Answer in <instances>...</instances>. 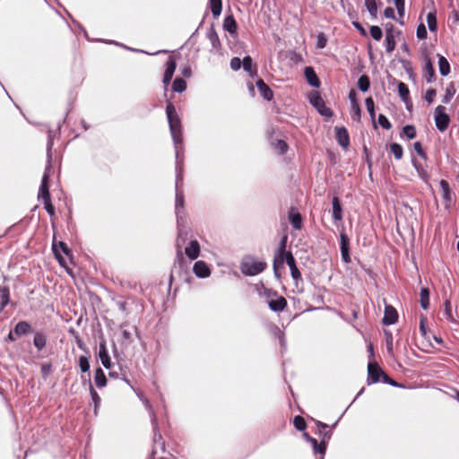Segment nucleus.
Returning a JSON list of instances; mask_svg holds the SVG:
<instances>
[{"label":"nucleus","instance_id":"1","mask_svg":"<svg viewBox=\"0 0 459 459\" xmlns=\"http://www.w3.org/2000/svg\"><path fill=\"white\" fill-rule=\"evenodd\" d=\"M166 114L169 125V130L176 144H180L183 142L181 119L176 110L172 102H168L166 107Z\"/></svg>","mask_w":459,"mask_h":459},{"label":"nucleus","instance_id":"2","mask_svg":"<svg viewBox=\"0 0 459 459\" xmlns=\"http://www.w3.org/2000/svg\"><path fill=\"white\" fill-rule=\"evenodd\" d=\"M266 267V262L258 260L253 255L244 256L240 263V271L247 276L257 275L263 273Z\"/></svg>","mask_w":459,"mask_h":459},{"label":"nucleus","instance_id":"3","mask_svg":"<svg viewBox=\"0 0 459 459\" xmlns=\"http://www.w3.org/2000/svg\"><path fill=\"white\" fill-rule=\"evenodd\" d=\"M382 382L393 386H401L396 381L387 376L377 362H370L368 365V384Z\"/></svg>","mask_w":459,"mask_h":459},{"label":"nucleus","instance_id":"4","mask_svg":"<svg viewBox=\"0 0 459 459\" xmlns=\"http://www.w3.org/2000/svg\"><path fill=\"white\" fill-rule=\"evenodd\" d=\"M52 250H53L54 255H55L56 259L58 261L59 264L62 267H64L69 274H71L72 271L67 266L66 261H65V257L62 255V253H63L65 255H67L69 258H72V251L68 247V246L63 241L57 242L54 239L53 244H52Z\"/></svg>","mask_w":459,"mask_h":459},{"label":"nucleus","instance_id":"5","mask_svg":"<svg viewBox=\"0 0 459 459\" xmlns=\"http://www.w3.org/2000/svg\"><path fill=\"white\" fill-rule=\"evenodd\" d=\"M287 240H288V237L286 235H284L280 241L278 250H277L276 254L274 255V258H273V273H274L275 277L278 279L281 278V274L278 272V268L280 266L283 265L284 261L287 259V255L289 254H292L290 251L286 250Z\"/></svg>","mask_w":459,"mask_h":459},{"label":"nucleus","instance_id":"6","mask_svg":"<svg viewBox=\"0 0 459 459\" xmlns=\"http://www.w3.org/2000/svg\"><path fill=\"white\" fill-rule=\"evenodd\" d=\"M446 107L442 105H438L435 108L434 120L437 128L440 132H445L450 124V117L448 114H446Z\"/></svg>","mask_w":459,"mask_h":459},{"label":"nucleus","instance_id":"7","mask_svg":"<svg viewBox=\"0 0 459 459\" xmlns=\"http://www.w3.org/2000/svg\"><path fill=\"white\" fill-rule=\"evenodd\" d=\"M310 103L317 108L318 112L322 115V116H325V117H332L333 116V112L331 110V108H327L325 104V101L324 100L322 99V97L317 93H314L311 97H310Z\"/></svg>","mask_w":459,"mask_h":459},{"label":"nucleus","instance_id":"8","mask_svg":"<svg viewBox=\"0 0 459 459\" xmlns=\"http://www.w3.org/2000/svg\"><path fill=\"white\" fill-rule=\"evenodd\" d=\"M335 139L338 143L344 149L350 145V136L344 126L335 127Z\"/></svg>","mask_w":459,"mask_h":459},{"label":"nucleus","instance_id":"9","mask_svg":"<svg viewBox=\"0 0 459 459\" xmlns=\"http://www.w3.org/2000/svg\"><path fill=\"white\" fill-rule=\"evenodd\" d=\"M284 263H286L290 267L291 277L295 281V282L297 283L299 281H301V273L297 267L296 260L292 254H289L287 255V259L284 261Z\"/></svg>","mask_w":459,"mask_h":459},{"label":"nucleus","instance_id":"10","mask_svg":"<svg viewBox=\"0 0 459 459\" xmlns=\"http://www.w3.org/2000/svg\"><path fill=\"white\" fill-rule=\"evenodd\" d=\"M398 320V313L396 309L391 305H385V314L383 317V324L385 325H390L394 324Z\"/></svg>","mask_w":459,"mask_h":459},{"label":"nucleus","instance_id":"11","mask_svg":"<svg viewBox=\"0 0 459 459\" xmlns=\"http://www.w3.org/2000/svg\"><path fill=\"white\" fill-rule=\"evenodd\" d=\"M341 254L344 263H351L350 256V239L345 233H341Z\"/></svg>","mask_w":459,"mask_h":459},{"label":"nucleus","instance_id":"12","mask_svg":"<svg viewBox=\"0 0 459 459\" xmlns=\"http://www.w3.org/2000/svg\"><path fill=\"white\" fill-rule=\"evenodd\" d=\"M177 64L175 59L170 56L166 63V69L163 75V83L165 86H168L173 77L174 72L176 70Z\"/></svg>","mask_w":459,"mask_h":459},{"label":"nucleus","instance_id":"13","mask_svg":"<svg viewBox=\"0 0 459 459\" xmlns=\"http://www.w3.org/2000/svg\"><path fill=\"white\" fill-rule=\"evenodd\" d=\"M193 271L197 277L205 278L211 274V270L204 261H197L195 263Z\"/></svg>","mask_w":459,"mask_h":459},{"label":"nucleus","instance_id":"14","mask_svg":"<svg viewBox=\"0 0 459 459\" xmlns=\"http://www.w3.org/2000/svg\"><path fill=\"white\" fill-rule=\"evenodd\" d=\"M287 305L288 303L286 299L283 296L280 295L273 299L268 300V306L270 309L274 312L283 311L286 308Z\"/></svg>","mask_w":459,"mask_h":459},{"label":"nucleus","instance_id":"15","mask_svg":"<svg viewBox=\"0 0 459 459\" xmlns=\"http://www.w3.org/2000/svg\"><path fill=\"white\" fill-rule=\"evenodd\" d=\"M99 357L102 365L109 369L111 368V359L108 352L106 341L103 340L100 342Z\"/></svg>","mask_w":459,"mask_h":459},{"label":"nucleus","instance_id":"16","mask_svg":"<svg viewBox=\"0 0 459 459\" xmlns=\"http://www.w3.org/2000/svg\"><path fill=\"white\" fill-rule=\"evenodd\" d=\"M48 179L49 176L47 172L44 173L41 180V185L39 187V198H41L42 201L51 199L48 186Z\"/></svg>","mask_w":459,"mask_h":459},{"label":"nucleus","instance_id":"17","mask_svg":"<svg viewBox=\"0 0 459 459\" xmlns=\"http://www.w3.org/2000/svg\"><path fill=\"white\" fill-rule=\"evenodd\" d=\"M256 86L260 94L266 100H271L273 98V92L271 88L264 82L263 79H258L256 82Z\"/></svg>","mask_w":459,"mask_h":459},{"label":"nucleus","instance_id":"18","mask_svg":"<svg viewBox=\"0 0 459 459\" xmlns=\"http://www.w3.org/2000/svg\"><path fill=\"white\" fill-rule=\"evenodd\" d=\"M304 436L312 444L313 449L316 454H319L321 455H324L325 454L326 441L322 439V441L318 443L316 438L309 437L307 433H305Z\"/></svg>","mask_w":459,"mask_h":459},{"label":"nucleus","instance_id":"19","mask_svg":"<svg viewBox=\"0 0 459 459\" xmlns=\"http://www.w3.org/2000/svg\"><path fill=\"white\" fill-rule=\"evenodd\" d=\"M185 254L191 259H196L200 255V245L197 240H192L185 248Z\"/></svg>","mask_w":459,"mask_h":459},{"label":"nucleus","instance_id":"20","mask_svg":"<svg viewBox=\"0 0 459 459\" xmlns=\"http://www.w3.org/2000/svg\"><path fill=\"white\" fill-rule=\"evenodd\" d=\"M305 77L307 81V82L312 87H319L320 86V80L317 77L315 70L311 66H307L304 71Z\"/></svg>","mask_w":459,"mask_h":459},{"label":"nucleus","instance_id":"21","mask_svg":"<svg viewBox=\"0 0 459 459\" xmlns=\"http://www.w3.org/2000/svg\"><path fill=\"white\" fill-rule=\"evenodd\" d=\"M424 77L427 82H433L436 81V74L434 66L429 57L426 56V64L424 67Z\"/></svg>","mask_w":459,"mask_h":459},{"label":"nucleus","instance_id":"22","mask_svg":"<svg viewBox=\"0 0 459 459\" xmlns=\"http://www.w3.org/2000/svg\"><path fill=\"white\" fill-rule=\"evenodd\" d=\"M456 91H457L456 82L455 81L450 82L446 88V92L442 98V102L445 104H448L451 101V100L453 99V97L455 96V94L456 93Z\"/></svg>","mask_w":459,"mask_h":459},{"label":"nucleus","instance_id":"23","mask_svg":"<svg viewBox=\"0 0 459 459\" xmlns=\"http://www.w3.org/2000/svg\"><path fill=\"white\" fill-rule=\"evenodd\" d=\"M223 29L231 35L237 33L238 24L232 14L227 15L223 21Z\"/></svg>","mask_w":459,"mask_h":459},{"label":"nucleus","instance_id":"24","mask_svg":"<svg viewBox=\"0 0 459 459\" xmlns=\"http://www.w3.org/2000/svg\"><path fill=\"white\" fill-rule=\"evenodd\" d=\"M412 166L416 169L418 176L424 181L429 182V174L428 171L424 169L423 165L417 160L415 158H412L411 160Z\"/></svg>","mask_w":459,"mask_h":459},{"label":"nucleus","instance_id":"25","mask_svg":"<svg viewBox=\"0 0 459 459\" xmlns=\"http://www.w3.org/2000/svg\"><path fill=\"white\" fill-rule=\"evenodd\" d=\"M32 332L31 325L26 321H20L14 327V334L17 337Z\"/></svg>","mask_w":459,"mask_h":459},{"label":"nucleus","instance_id":"26","mask_svg":"<svg viewBox=\"0 0 459 459\" xmlns=\"http://www.w3.org/2000/svg\"><path fill=\"white\" fill-rule=\"evenodd\" d=\"M10 302V290L7 286H0V312L4 310V308Z\"/></svg>","mask_w":459,"mask_h":459},{"label":"nucleus","instance_id":"27","mask_svg":"<svg viewBox=\"0 0 459 459\" xmlns=\"http://www.w3.org/2000/svg\"><path fill=\"white\" fill-rule=\"evenodd\" d=\"M315 423L318 429L319 434L322 436L323 440L326 441L331 437V430L329 426L322 421L315 420Z\"/></svg>","mask_w":459,"mask_h":459},{"label":"nucleus","instance_id":"28","mask_svg":"<svg viewBox=\"0 0 459 459\" xmlns=\"http://www.w3.org/2000/svg\"><path fill=\"white\" fill-rule=\"evenodd\" d=\"M333 218L335 221H341L342 218V209L339 198L334 196L333 198Z\"/></svg>","mask_w":459,"mask_h":459},{"label":"nucleus","instance_id":"29","mask_svg":"<svg viewBox=\"0 0 459 459\" xmlns=\"http://www.w3.org/2000/svg\"><path fill=\"white\" fill-rule=\"evenodd\" d=\"M396 46L394 36L391 30H386L385 33V50L391 53L394 50Z\"/></svg>","mask_w":459,"mask_h":459},{"label":"nucleus","instance_id":"30","mask_svg":"<svg viewBox=\"0 0 459 459\" xmlns=\"http://www.w3.org/2000/svg\"><path fill=\"white\" fill-rule=\"evenodd\" d=\"M289 218L295 230H300L302 228V217L299 212H293V209H291Z\"/></svg>","mask_w":459,"mask_h":459},{"label":"nucleus","instance_id":"31","mask_svg":"<svg viewBox=\"0 0 459 459\" xmlns=\"http://www.w3.org/2000/svg\"><path fill=\"white\" fill-rule=\"evenodd\" d=\"M438 67L443 76H446L450 73V64L447 59L441 55H438Z\"/></svg>","mask_w":459,"mask_h":459},{"label":"nucleus","instance_id":"32","mask_svg":"<svg viewBox=\"0 0 459 459\" xmlns=\"http://www.w3.org/2000/svg\"><path fill=\"white\" fill-rule=\"evenodd\" d=\"M95 384L99 388H101L107 385V377L100 368L95 370L94 375Z\"/></svg>","mask_w":459,"mask_h":459},{"label":"nucleus","instance_id":"33","mask_svg":"<svg viewBox=\"0 0 459 459\" xmlns=\"http://www.w3.org/2000/svg\"><path fill=\"white\" fill-rule=\"evenodd\" d=\"M46 343H47L46 335L41 332L36 333L34 335V339H33L34 346L39 351H41L46 346Z\"/></svg>","mask_w":459,"mask_h":459},{"label":"nucleus","instance_id":"34","mask_svg":"<svg viewBox=\"0 0 459 459\" xmlns=\"http://www.w3.org/2000/svg\"><path fill=\"white\" fill-rule=\"evenodd\" d=\"M420 302L423 309H428L429 307V290L428 288H421L420 292Z\"/></svg>","mask_w":459,"mask_h":459},{"label":"nucleus","instance_id":"35","mask_svg":"<svg viewBox=\"0 0 459 459\" xmlns=\"http://www.w3.org/2000/svg\"><path fill=\"white\" fill-rule=\"evenodd\" d=\"M210 9L214 17L220 16L222 10V1L221 0H210Z\"/></svg>","mask_w":459,"mask_h":459},{"label":"nucleus","instance_id":"36","mask_svg":"<svg viewBox=\"0 0 459 459\" xmlns=\"http://www.w3.org/2000/svg\"><path fill=\"white\" fill-rule=\"evenodd\" d=\"M439 185L442 189L443 199L446 202H451V190L448 182L445 179H442L440 180Z\"/></svg>","mask_w":459,"mask_h":459},{"label":"nucleus","instance_id":"37","mask_svg":"<svg viewBox=\"0 0 459 459\" xmlns=\"http://www.w3.org/2000/svg\"><path fill=\"white\" fill-rule=\"evenodd\" d=\"M365 104H366L368 112L369 113V116L373 121L374 127L377 128V124L375 122V117H376L375 104H374L373 99L371 97L367 98L365 100Z\"/></svg>","mask_w":459,"mask_h":459},{"label":"nucleus","instance_id":"38","mask_svg":"<svg viewBox=\"0 0 459 459\" xmlns=\"http://www.w3.org/2000/svg\"><path fill=\"white\" fill-rule=\"evenodd\" d=\"M365 5L372 18L376 19L377 17V0H365Z\"/></svg>","mask_w":459,"mask_h":459},{"label":"nucleus","instance_id":"39","mask_svg":"<svg viewBox=\"0 0 459 459\" xmlns=\"http://www.w3.org/2000/svg\"><path fill=\"white\" fill-rule=\"evenodd\" d=\"M186 89V82L182 78H176L172 83V90L176 92H182Z\"/></svg>","mask_w":459,"mask_h":459},{"label":"nucleus","instance_id":"40","mask_svg":"<svg viewBox=\"0 0 459 459\" xmlns=\"http://www.w3.org/2000/svg\"><path fill=\"white\" fill-rule=\"evenodd\" d=\"M390 152L396 160H401L403 156V149L401 144L394 143L390 144Z\"/></svg>","mask_w":459,"mask_h":459},{"label":"nucleus","instance_id":"41","mask_svg":"<svg viewBox=\"0 0 459 459\" xmlns=\"http://www.w3.org/2000/svg\"><path fill=\"white\" fill-rule=\"evenodd\" d=\"M370 86L369 77L366 74L361 75L358 80V87L361 91H367Z\"/></svg>","mask_w":459,"mask_h":459},{"label":"nucleus","instance_id":"42","mask_svg":"<svg viewBox=\"0 0 459 459\" xmlns=\"http://www.w3.org/2000/svg\"><path fill=\"white\" fill-rule=\"evenodd\" d=\"M398 93L403 101H407L409 99L410 91L406 83L400 82L398 83Z\"/></svg>","mask_w":459,"mask_h":459},{"label":"nucleus","instance_id":"43","mask_svg":"<svg viewBox=\"0 0 459 459\" xmlns=\"http://www.w3.org/2000/svg\"><path fill=\"white\" fill-rule=\"evenodd\" d=\"M427 23L429 26V29L430 31H436L437 30V17L435 12H429L427 14Z\"/></svg>","mask_w":459,"mask_h":459},{"label":"nucleus","instance_id":"44","mask_svg":"<svg viewBox=\"0 0 459 459\" xmlns=\"http://www.w3.org/2000/svg\"><path fill=\"white\" fill-rule=\"evenodd\" d=\"M261 295L266 298L268 300L273 299L279 296L277 290L270 288H266L264 286L262 287Z\"/></svg>","mask_w":459,"mask_h":459},{"label":"nucleus","instance_id":"45","mask_svg":"<svg viewBox=\"0 0 459 459\" xmlns=\"http://www.w3.org/2000/svg\"><path fill=\"white\" fill-rule=\"evenodd\" d=\"M444 315H445L446 320H448L450 322L455 321L453 314H452V306H451V302L449 299H446L444 302Z\"/></svg>","mask_w":459,"mask_h":459},{"label":"nucleus","instance_id":"46","mask_svg":"<svg viewBox=\"0 0 459 459\" xmlns=\"http://www.w3.org/2000/svg\"><path fill=\"white\" fill-rule=\"evenodd\" d=\"M44 207L47 210L48 213L50 216L51 221L54 223L55 218H56V212H55V207L52 204L51 199L44 200L43 201Z\"/></svg>","mask_w":459,"mask_h":459},{"label":"nucleus","instance_id":"47","mask_svg":"<svg viewBox=\"0 0 459 459\" xmlns=\"http://www.w3.org/2000/svg\"><path fill=\"white\" fill-rule=\"evenodd\" d=\"M293 424H294V427L298 430H300V431L305 430L307 428V423H306L305 419L299 415H297L294 417Z\"/></svg>","mask_w":459,"mask_h":459},{"label":"nucleus","instance_id":"48","mask_svg":"<svg viewBox=\"0 0 459 459\" xmlns=\"http://www.w3.org/2000/svg\"><path fill=\"white\" fill-rule=\"evenodd\" d=\"M273 147L279 154H284L288 150V144L283 140H277L273 143Z\"/></svg>","mask_w":459,"mask_h":459},{"label":"nucleus","instance_id":"49","mask_svg":"<svg viewBox=\"0 0 459 459\" xmlns=\"http://www.w3.org/2000/svg\"><path fill=\"white\" fill-rule=\"evenodd\" d=\"M369 32H370L371 37L375 40L379 41L382 39L383 32H382V30L380 27H378L377 25H373L370 27Z\"/></svg>","mask_w":459,"mask_h":459},{"label":"nucleus","instance_id":"50","mask_svg":"<svg viewBox=\"0 0 459 459\" xmlns=\"http://www.w3.org/2000/svg\"><path fill=\"white\" fill-rule=\"evenodd\" d=\"M403 133L408 139H413L416 137V128L414 126L407 125L403 128Z\"/></svg>","mask_w":459,"mask_h":459},{"label":"nucleus","instance_id":"51","mask_svg":"<svg viewBox=\"0 0 459 459\" xmlns=\"http://www.w3.org/2000/svg\"><path fill=\"white\" fill-rule=\"evenodd\" d=\"M413 149L415 152L424 160H427L428 156L425 151L423 150L422 144L420 142H415L413 144Z\"/></svg>","mask_w":459,"mask_h":459},{"label":"nucleus","instance_id":"52","mask_svg":"<svg viewBox=\"0 0 459 459\" xmlns=\"http://www.w3.org/2000/svg\"><path fill=\"white\" fill-rule=\"evenodd\" d=\"M79 367L82 372H88L90 370V362L87 357L81 356L79 358Z\"/></svg>","mask_w":459,"mask_h":459},{"label":"nucleus","instance_id":"53","mask_svg":"<svg viewBox=\"0 0 459 459\" xmlns=\"http://www.w3.org/2000/svg\"><path fill=\"white\" fill-rule=\"evenodd\" d=\"M361 116V109L359 103L351 105V117L353 120L359 121Z\"/></svg>","mask_w":459,"mask_h":459},{"label":"nucleus","instance_id":"54","mask_svg":"<svg viewBox=\"0 0 459 459\" xmlns=\"http://www.w3.org/2000/svg\"><path fill=\"white\" fill-rule=\"evenodd\" d=\"M378 124L384 128V129H390L392 127V125L390 121L387 119V117L383 115L379 114L378 116Z\"/></svg>","mask_w":459,"mask_h":459},{"label":"nucleus","instance_id":"55","mask_svg":"<svg viewBox=\"0 0 459 459\" xmlns=\"http://www.w3.org/2000/svg\"><path fill=\"white\" fill-rule=\"evenodd\" d=\"M252 58L249 56H247L244 57L243 61H241V65H243V68L245 71L252 74Z\"/></svg>","mask_w":459,"mask_h":459},{"label":"nucleus","instance_id":"56","mask_svg":"<svg viewBox=\"0 0 459 459\" xmlns=\"http://www.w3.org/2000/svg\"><path fill=\"white\" fill-rule=\"evenodd\" d=\"M436 95H437V91L433 88H430V89L427 90L425 96H424V100L429 104H431L434 101Z\"/></svg>","mask_w":459,"mask_h":459},{"label":"nucleus","instance_id":"57","mask_svg":"<svg viewBox=\"0 0 459 459\" xmlns=\"http://www.w3.org/2000/svg\"><path fill=\"white\" fill-rule=\"evenodd\" d=\"M90 393H91L92 401L95 404V408H97L99 406V404L100 403V397L98 394V393L96 392V390L93 388L91 384H90Z\"/></svg>","mask_w":459,"mask_h":459},{"label":"nucleus","instance_id":"58","mask_svg":"<svg viewBox=\"0 0 459 459\" xmlns=\"http://www.w3.org/2000/svg\"><path fill=\"white\" fill-rule=\"evenodd\" d=\"M428 32L425 25L420 23L417 28V37L420 39H425L427 38Z\"/></svg>","mask_w":459,"mask_h":459},{"label":"nucleus","instance_id":"59","mask_svg":"<svg viewBox=\"0 0 459 459\" xmlns=\"http://www.w3.org/2000/svg\"><path fill=\"white\" fill-rule=\"evenodd\" d=\"M230 67L232 70L237 71L241 67V60L239 57H233L230 60Z\"/></svg>","mask_w":459,"mask_h":459},{"label":"nucleus","instance_id":"60","mask_svg":"<svg viewBox=\"0 0 459 459\" xmlns=\"http://www.w3.org/2000/svg\"><path fill=\"white\" fill-rule=\"evenodd\" d=\"M384 15L386 18L395 19L394 10L392 7H386L384 11Z\"/></svg>","mask_w":459,"mask_h":459},{"label":"nucleus","instance_id":"61","mask_svg":"<svg viewBox=\"0 0 459 459\" xmlns=\"http://www.w3.org/2000/svg\"><path fill=\"white\" fill-rule=\"evenodd\" d=\"M122 337L125 341H128V342L132 341V333L127 329L122 330Z\"/></svg>","mask_w":459,"mask_h":459},{"label":"nucleus","instance_id":"62","mask_svg":"<svg viewBox=\"0 0 459 459\" xmlns=\"http://www.w3.org/2000/svg\"><path fill=\"white\" fill-rule=\"evenodd\" d=\"M349 99L351 100V105L357 104V99H356V91L355 90H351L349 92Z\"/></svg>","mask_w":459,"mask_h":459},{"label":"nucleus","instance_id":"63","mask_svg":"<svg viewBox=\"0 0 459 459\" xmlns=\"http://www.w3.org/2000/svg\"><path fill=\"white\" fill-rule=\"evenodd\" d=\"M356 29L360 32L361 35L366 36L367 32L366 30L363 28V26L359 22H353Z\"/></svg>","mask_w":459,"mask_h":459},{"label":"nucleus","instance_id":"64","mask_svg":"<svg viewBox=\"0 0 459 459\" xmlns=\"http://www.w3.org/2000/svg\"><path fill=\"white\" fill-rule=\"evenodd\" d=\"M50 368H51V365L50 364H44L42 365L41 367V372L43 375H48L50 371Z\"/></svg>","mask_w":459,"mask_h":459}]
</instances>
